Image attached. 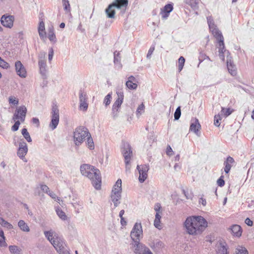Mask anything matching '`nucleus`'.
Listing matches in <instances>:
<instances>
[{
    "label": "nucleus",
    "mask_w": 254,
    "mask_h": 254,
    "mask_svg": "<svg viewBox=\"0 0 254 254\" xmlns=\"http://www.w3.org/2000/svg\"><path fill=\"white\" fill-rule=\"evenodd\" d=\"M207 221L201 216L188 217L184 222L186 232L190 235L201 234L207 227Z\"/></svg>",
    "instance_id": "nucleus-1"
},
{
    "label": "nucleus",
    "mask_w": 254,
    "mask_h": 254,
    "mask_svg": "<svg viewBox=\"0 0 254 254\" xmlns=\"http://www.w3.org/2000/svg\"><path fill=\"white\" fill-rule=\"evenodd\" d=\"M80 172L82 175L87 177L91 181L95 189L100 190L101 186V177L99 169L93 166L84 164L80 166Z\"/></svg>",
    "instance_id": "nucleus-2"
},
{
    "label": "nucleus",
    "mask_w": 254,
    "mask_h": 254,
    "mask_svg": "<svg viewBox=\"0 0 254 254\" xmlns=\"http://www.w3.org/2000/svg\"><path fill=\"white\" fill-rule=\"evenodd\" d=\"M44 235L59 254H68L65 244L61 237H58L54 231L51 230L44 232Z\"/></svg>",
    "instance_id": "nucleus-3"
},
{
    "label": "nucleus",
    "mask_w": 254,
    "mask_h": 254,
    "mask_svg": "<svg viewBox=\"0 0 254 254\" xmlns=\"http://www.w3.org/2000/svg\"><path fill=\"white\" fill-rule=\"evenodd\" d=\"M121 152L124 158L126 171H129L130 169V162L132 156V148L130 144L126 141H122Z\"/></svg>",
    "instance_id": "nucleus-4"
},
{
    "label": "nucleus",
    "mask_w": 254,
    "mask_h": 254,
    "mask_svg": "<svg viewBox=\"0 0 254 254\" xmlns=\"http://www.w3.org/2000/svg\"><path fill=\"white\" fill-rule=\"evenodd\" d=\"M128 4V0H114L106 9L105 12L108 18H114L115 14V8H126Z\"/></svg>",
    "instance_id": "nucleus-5"
},
{
    "label": "nucleus",
    "mask_w": 254,
    "mask_h": 254,
    "mask_svg": "<svg viewBox=\"0 0 254 254\" xmlns=\"http://www.w3.org/2000/svg\"><path fill=\"white\" fill-rule=\"evenodd\" d=\"M88 134H90L88 129L83 126H80L77 127L74 132V142L76 146L80 145L87 137Z\"/></svg>",
    "instance_id": "nucleus-6"
},
{
    "label": "nucleus",
    "mask_w": 254,
    "mask_h": 254,
    "mask_svg": "<svg viewBox=\"0 0 254 254\" xmlns=\"http://www.w3.org/2000/svg\"><path fill=\"white\" fill-rule=\"evenodd\" d=\"M52 119L49 127L52 130L55 129L59 123V110L57 105H53L51 112Z\"/></svg>",
    "instance_id": "nucleus-7"
},
{
    "label": "nucleus",
    "mask_w": 254,
    "mask_h": 254,
    "mask_svg": "<svg viewBox=\"0 0 254 254\" xmlns=\"http://www.w3.org/2000/svg\"><path fill=\"white\" fill-rule=\"evenodd\" d=\"M118 98L114 102L112 107V113L114 118L118 116V113L119 111L120 108L123 103L124 100V93L122 90L117 91Z\"/></svg>",
    "instance_id": "nucleus-8"
},
{
    "label": "nucleus",
    "mask_w": 254,
    "mask_h": 254,
    "mask_svg": "<svg viewBox=\"0 0 254 254\" xmlns=\"http://www.w3.org/2000/svg\"><path fill=\"white\" fill-rule=\"evenodd\" d=\"M131 244L133 247L134 252L136 254H151L150 250L139 241H135V243H132Z\"/></svg>",
    "instance_id": "nucleus-9"
},
{
    "label": "nucleus",
    "mask_w": 254,
    "mask_h": 254,
    "mask_svg": "<svg viewBox=\"0 0 254 254\" xmlns=\"http://www.w3.org/2000/svg\"><path fill=\"white\" fill-rule=\"evenodd\" d=\"M142 233V230L141 224L136 223L130 232V237L132 243H135V241H140V237Z\"/></svg>",
    "instance_id": "nucleus-10"
},
{
    "label": "nucleus",
    "mask_w": 254,
    "mask_h": 254,
    "mask_svg": "<svg viewBox=\"0 0 254 254\" xmlns=\"http://www.w3.org/2000/svg\"><path fill=\"white\" fill-rule=\"evenodd\" d=\"M136 169L138 171L139 174L138 180L140 183H143L148 177V171L149 169V166L148 165L143 164L140 165H137Z\"/></svg>",
    "instance_id": "nucleus-11"
},
{
    "label": "nucleus",
    "mask_w": 254,
    "mask_h": 254,
    "mask_svg": "<svg viewBox=\"0 0 254 254\" xmlns=\"http://www.w3.org/2000/svg\"><path fill=\"white\" fill-rule=\"evenodd\" d=\"M26 113L27 109L26 107L25 106H19L15 111L13 120L14 121L19 120L21 122H23L25 121Z\"/></svg>",
    "instance_id": "nucleus-12"
},
{
    "label": "nucleus",
    "mask_w": 254,
    "mask_h": 254,
    "mask_svg": "<svg viewBox=\"0 0 254 254\" xmlns=\"http://www.w3.org/2000/svg\"><path fill=\"white\" fill-rule=\"evenodd\" d=\"M28 152V147L26 143L22 139H20L19 142V147L17 150V154L21 159H25V156Z\"/></svg>",
    "instance_id": "nucleus-13"
},
{
    "label": "nucleus",
    "mask_w": 254,
    "mask_h": 254,
    "mask_svg": "<svg viewBox=\"0 0 254 254\" xmlns=\"http://www.w3.org/2000/svg\"><path fill=\"white\" fill-rule=\"evenodd\" d=\"M14 17L7 14L3 15L0 18L1 24L6 28H11L13 25Z\"/></svg>",
    "instance_id": "nucleus-14"
},
{
    "label": "nucleus",
    "mask_w": 254,
    "mask_h": 254,
    "mask_svg": "<svg viewBox=\"0 0 254 254\" xmlns=\"http://www.w3.org/2000/svg\"><path fill=\"white\" fill-rule=\"evenodd\" d=\"M207 20L209 29L215 38L218 37L219 35H222L221 31L218 30L214 24L213 20L211 17H207Z\"/></svg>",
    "instance_id": "nucleus-15"
},
{
    "label": "nucleus",
    "mask_w": 254,
    "mask_h": 254,
    "mask_svg": "<svg viewBox=\"0 0 254 254\" xmlns=\"http://www.w3.org/2000/svg\"><path fill=\"white\" fill-rule=\"evenodd\" d=\"M173 10V3H170L167 4H166L162 9H161V11L160 12V14L161 15L162 18L163 19H167L170 14V13Z\"/></svg>",
    "instance_id": "nucleus-16"
},
{
    "label": "nucleus",
    "mask_w": 254,
    "mask_h": 254,
    "mask_svg": "<svg viewBox=\"0 0 254 254\" xmlns=\"http://www.w3.org/2000/svg\"><path fill=\"white\" fill-rule=\"evenodd\" d=\"M15 66L17 74L21 77H25L26 76V71L21 62H16Z\"/></svg>",
    "instance_id": "nucleus-17"
},
{
    "label": "nucleus",
    "mask_w": 254,
    "mask_h": 254,
    "mask_svg": "<svg viewBox=\"0 0 254 254\" xmlns=\"http://www.w3.org/2000/svg\"><path fill=\"white\" fill-rule=\"evenodd\" d=\"M200 127L201 126L197 119L195 118L191 120V123L190 127V131L194 132L196 135H198V133Z\"/></svg>",
    "instance_id": "nucleus-18"
},
{
    "label": "nucleus",
    "mask_w": 254,
    "mask_h": 254,
    "mask_svg": "<svg viewBox=\"0 0 254 254\" xmlns=\"http://www.w3.org/2000/svg\"><path fill=\"white\" fill-rule=\"evenodd\" d=\"M235 163L234 159L231 156H228L224 162V172L228 174L232 167V164Z\"/></svg>",
    "instance_id": "nucleus-19"
},
{
    "label": "nucleus",
    "mask_w": 254,
    "mask_h": 254,
    "mask_svg": "<svg viewBox=\"0 0 254 254\" xmlns=\"http://www.w3.org/2000/svg\"><path fill=\"white\" fill-rule=\"evenodd\" d=\"M218 43V52L225 53L226 52L229 54V51H227L225 48V45L224 42V38L222 35H219L218 37L215 38Z\"/></svg>",
    "instance_id": "nucleus-20"
},
{
    "label": "nucleus",
    "mask_w": 254,
    "mask_h": 254,
    "mask_svg": "<svg viewBox=\"0 0 254 254\" xmlns=\"http://www.w3.org/2000/svg\"><path fill=\"white\" fill-rule=\"evenodd\" d=\"M126 85L127 87L129 89H136L137 87V85L136 83L135 78L132 75L128 77L127 80L126 82Z\"/></svg>",
    "instance_id": "nucleus-21"
},
{
    "label": "nucleus",
    "mask_w": 254,
    "mask_h": 254,
    "mask_svg": "<svg viewBox=\"0 0 254 254\" xmlns=\"http://www.w3.org/2000/svg\"><path fill=\"white\" fill-rule=\"evenodd\" d=\"M38 65L40 73L43 76L46 77L47 72V64L46 62L43 59H39L38 61Z\"/></svg>",
    "instance_id": "nucleus-22"
},
{
    "label": "nucleus",
    "mask_w": 254,
    "mask_h": 254,
    "mask_svg": "<svg viewBox=\"0 0 254 254\" xmlns=\"http://www.w3.org/2000/svg\"><path fill=\"white\" fill-rule=\"evenodd\" d=\"M48 38L49 40L55 44L57 42V38L56 35L54 32V28L53 26H51L48 28Z\"/></svg>",
    "instance_id": "nucleus-23"
},
{
    "label": "nucleus",
    "mask_w": 254,
    "mask_h": 254,
    "mask_svg": "<svg viewBox=\"0 0 254 254\" xmlns=\"http://www.w3.org/2000/svg\"><path fill=\"white\" fill-rule=\"evenodd\" d=\"M114 64L116 65V67L118 68H121L122 67V65L121 63V58L120 57V53L116 51L114 53Z\"/></svg>",
    "instance_id": "nucleus-24"
},
{
    "label": "nucleus",
    "mask_w": 254,
    "mask_h": 254,
    "mask_svg": "<svg viewBox=\"0 0 254 254\" xmlns=\"http://www.w3.org/2000/svg\"><path fill=\"white\" fill-rule=\"evenodd\" d=\"M227 66L229 73L233 76L236 75L237 71L235 65L232 64L231 60H227Z\"/></svg>",
    "instance_id": "nucleus-25"
},
{
    "label": "nucleus",
    "mask_w": 254,
    "mask_h": 254,
    "mask_svg": "<svg viewBox=\"0 0 254 254\" xmlns=\"http://www.w3.org/2000/svg\"><path fill=\"white\" fill-rule=\"evenodd\" d=\"M231 230L233 235L237 237H240L242 235L241 228L238 225H233L231 228Z\"/></svg>",
    "instance_id": "nucleus-26"
},
{
    "label": "nucleus",
    "mask_w": 254,
    "mask_h": 254,
    "mask_svg": "<svg viewBox=\"0 0 254 254\" xmlns=\"http://www.w3.org/2000/svg\"><path fill=\"white\" fill-rule=\"evenodd\" d=\"M111 197L115 207H117L121 203V194H111Z\"/></svg>",
    "instance_id": "nucleus-27"
},
{
    "label": "nucleus",
    "mask_w": 254,
    "mask_h": 254,
    "mask_svg": "<svg viewBox=\"0 0 254 254\" xmlns=\"http://www.w3.org/2000/svg\"><path fill=\"white\" fill-rule=\"evenodd\" d=\"M185 2L190 5L193 10L198 8L199 0H185Z\"/></svg>",
    "instance_id": "nucleus-28"
},
{
    "label": "nucleus",
    "mask_w": 254,
    "mask_h": 254,
    "mask_svg": "<svg viewBox=\"0 0 254 254\" xmlns=\"http://www.w3.org/2000/svg\"><path fill=\"white\" fill-rule=\"evenodd\" d=\"M55 210L57 214L62 220H65L67 219V216L65 213L62 210L59 206H55Z\"/></svg>",
    "instance_id": "nucleus-29"
},
{
    "label": "nucleus",
    "mask_w": 254,
    "mask_h": 254,
    "mask_svg": "<svg viewBox=\"0 0 254 254\" xmlns=\"http://www.w3.org/2000/svg\"><path fill=\"white\" fill-rule=\"evenodd\" d=\"M18 226L24 232H28L30 231L29 227L23 220H20L18 223Z\"/></svg>",
    "instance_id": "nucleus-30"
},
{
    "label": "nucleus",
    "mask_w": 254,
    "mask_h": 254,
    "mask_svg": "<svg viewBox=\"0 0 254 254\" xmlns=\"http://www.w3.org/2000/svg\"><path fill=\"white\" fill-rule=\"evenodd\" d=\"M21 133L27 142H32V140L30 137V134L26 128H24L21 130Z\"/></svg>",
    "instance_id": "nucleus-31"
},
{
    "label": "nucleus",
    "mask_w": 254,
    "mask_h": 254,
    "mask_svg": "<svg viewBox=\"0 0 254 254\" xmlns=\"http://www.w3.org/2000/svg\"><path fill=\"white\" fill-rule=\"evenodd\" d=\"M217 254H229V252H228V250L227 248L224 246L222 245L221 244H220V246H218L217 251Z\"/></svg>",
    "instance_id": "nucleus-32"
},
{
    "label": "nucleus",
    "mask_w": 254,
    "mask_h": 254,
    "mask_svg": "<svg viewBox=\"0 0 254 254\" xmlns=\"http://www.w3.org/2000/svg\"><path fill=\"white\" fill-rule=\"evenodd\" d=\"M86 144L90 150H93L94 148V144L91 134H88V136L87 137Z\"/></svg>",
    "instance_id": "nucleus-33"
},
{
    "label": "nucleus",
    "mask_w": 254,
    "mask_h": 254,
    "mask_svg": "<svg viewBox=\"0 0 254 254\" xmlns=\"http://www.w3.org/2000/svg\"><path fill=\"white\" fill-rule=\"evenodd\" d=\"M161 218V216L159 213H156L155 218L154 221V225L156 228L159 229L161 228V226L160 225Z\"/></svg>",
    "instance_id": "nucleus-34"
},
{
    "label": "nucleus",
    "mask_w": 254,
    "mask_h": 254,
    "mask_svg": "<svg viewBox=\"0 0 254 254\" xmlns=\"http://www.w3.org/2000/svg\"><path fill=\"white\" fill-rule=\"evenodd\" d=\"M164 246V243L159 240H156L153 242V247L156 251L159 250L163 248Z\"/></svg>",
    "instance_id": "nucleus-35"
},
{
    "label": "nucleus",
    "mask_w": 254,
    "mask_h": 254,
    "mask_svg": "<svg viewBox=\"0 0 254 254\" xmlns=\"http://www.w3.org/2000/svg\"><path fill=\"white\" fill-rule=\"evenodd\" d=\"M79 103L87 102V97L86 93L82 90H80L79 92Z\"/></svg>",
    "instance_id": "nucleus-36"
},
{
    "label": "nucleus",
    "mask_w": 254,
    "mask_h": 254,
    "mask_svg": "<svg viewBox=\"0 0 254 254\" xmlns=\"http://www.w3.org/2000/svg\"><path fill=\"white\" fill-rule=\"evenodd\" d=\"M9 250L12 254H19L20 252V250L18 247L15 245L9 246Z\"/></svg>",
    "instance_id": "nucleus-37"
},
{
    "label": "nucleus",
    "mask_w": 254,
    "mask_h": 254,
    "mask_svg": "<svg viewBox=\"0 0 254 254\" xmlns=\"http://www.w3.org/2000/svg\"><path fill=\"white\" fill-rule=\"evenodd\" d=\"M62 3L64 10L67 12H70V6L68 0H62Z\"/></svg>",
    "instance_id": "nucleus-38"
},
{
    "label": "nucleus",
    "mask_w": 254,
    "mask_h": 254,
    "mask_svg": "<svg viewBox=\"0 0 254 254\" xmlns=\"http://www.w3.org/2000/svg\"><path fill=\"white\" fill-rule=\"evenodd\" d=\"M0 224L9 229H12L13 227L11 224L5 221L2 218H0Z\"/></svg>",
    "instance_id": "nucleus-39"
},
{
    "label": "nucleus",
    "mask_w": 254,
    "mask_h": 254,
    "mask_svg": "<svg viewBox=\"0 0 254 254\" xmlns=\"http://www.w3.org/2000/svg\"><path fill=\"white\" fill-rule=\"evenodd\" d=\"M236 254H248V252L245 248L239 247L236 249Z\"/></svg>",
    "instance_id": "nucleus-40"
},
{
    "label": "nucleus",
    "mask_w": 254,
    "mask_h": 254,
    "mask_svg": "<svg viewBox=\"0 0 254 254\" xmlns=\"http://www.w3.org/2000/svg\"><path fill=\"white\" fill-rule=\"evenodd\" d=\"M222 119L220 115L219 114L216 115L214 118V124L216 127H219L220 125L219 122Z\"/></svg>",
    "instance_id": "nucleus-41"
},
{
    "label": "nucleus",
    "mask_w": 254,
    "mask_h": 254,
    "mask_svg": "<svg viewBox=\"0 0 254 254\" xmlns=\"http://www.w3.org/2000/svg\"><path fill=\"white\" fill-rule=\"evenodd\" d=\"M181 115V107L179 106L178 107L174 113V120H178L179 119Z\"/></svg>",
    "instance_id": "nucleus-42"
},
{
    "label": "nucleus",
    "mask_w": 254,
    "mask_h": 254,
    "mask_svg": "<svg viewBox=\"0 0 254 254\" xmlns=\"http://www.w3.org/2000/svg\"><path fill=\"white\" fill-rule=\"evenodd\" d=\"M111 94H108L104 98V104L106 106L109 105L111 103Z\"/></svg>",
    "instance_id": "nucleus-43"
},
{
    "label": "nucleus",
    "mask_w": 254,
    "mask_h": 254,
    "mask_svg": "<svg viewBox=\"0 0 254 254\" xmlns=\"http://www.w3.org/2000/svg\"><path fill=\"white\" fill-rule=\"evenodd\" d=\"M221 113L224 114L225 117H228L231 114L232 111L230 108L225 109L224 107L221 108Z\"/></svg>",
    "instance_id": "nucleus-44"
},
{
    "label": "nucleus",
    "mask_w": 254,
    "mask_h": 254,
    "mask_svg": "<svg viewBox=\"0 0 254 254\" xmlns=\"http://www.w3.org/2000/svg\"><path fill=\"white\" fill-rule=\"evenodd\" d=\"M182 191L187 199H191L192 198L193 195L192 192L186 191L184 189H182Z\"/></svg>",
    "instance_id": "nucleus-45"
},
{
    "label": "nucleus",
    "mask_w": 254,
    "mask_h": 254,
    "mask_svg": "<svg viewBox=\"0 0 254 254\" xmlns=\"http://www.w3.org/2000/svg\"><path fill=\"white\" fill-rule=\"evenodd\" d=\"M9 104L13 105H17L18 104V99L14 97V96H10L8 99Z\"/></svg>",
    "instance_id": "nucleus-46"
},
{
    "label": "nucleus",
    "mask_w": 254,
    "mask_h": 254,
    "mask_svg": "<svg viewBox=\"0 0 254 254\" xmlns=\"http://www.w3.org/2000/svg\"><path fill=\"white\" fill-rule=\"evenodd\" d=\"M14 121L15 123L11 127V129L13 131H17L18 129L19 125L20 124V121L18 120H16Z\"/></svg>",
    "instance_id": "nucleus-47"
},
{
    "label": "nucleus",
    "mask_w": 254,
    "mask_h": 254,
    "mask_svg": "<svg viewBox=\"0 0 254 254\" xmlns=\"http://www.w3.org/2000/svg\"><path fill=\"white\" fill-rule=\"evenodd\" d=\"M144 108H145L144 105L143 103L139 105L136 110V114L137 115H138V114L141 115L142 114V113H143L144 112Z\"/></svg>",
    "instance_id": "nucleus-48"
},
{
    "label": "nucleus",
    "mask_w": 254,
    "mask_h": 254,
    "mask_svg": "<svg viewBox=\"0 0 254 254\" xmlns=\"http://www.w3.org/2000/svg\"><path fill=\"white\" fill-rule=\"evenodd\" d=\"M0 66L3 68H7L9 67V64L1 59L0 57Z\"/></svg>",
    "instance_id": "nucleus-49"
},
{
    "label": "nucleus",
    "mask_w": 254,
    "mask_h": 254,
    "mask_svg": "<svg viewBox=\"0 0 254 254\" xmlns=\"http://www.w3.org/2000/svg\"><path fill=\"white\" fill-rule=\"evenodd\" d=\"M113 188H116V189H117L119 190H122V181L121 179H118L117 181L116 182L115 185L114 186Z\"/></svg>",
    "instance_id": "nucleus-50"
},
{
    "label": "nucleus",
    "mask_w": 254,
    "mask_h": 254,
    "mask_svg": "<svg viewBox=\"0 0 254 254\" xmlns=\"http://www.w3.org/2000/svg\"><path fill=\"white\" fill-rule=\"evenodd\" d=\"M206 57V55L205 53H203L202 52H200L199 56L198 57V60L199 61V64L198 65V66L201 63H202L204 60H205V58Z\"/></svg>",
    "instance_id": "nucleus-51"
},
{
    "label": "nucleus",
    "mask_w": 254,
    "mask_h": 254,
    "mask_svg": "<svg viewBox=\"0 0 254 254\" xmlns=\"http://www.w3.org/2000/svg\"><path fill=\"white\" fill-rule=\"evenodd\" d=\"M79 108L80 110L86 111L88 108V104L87 102L79 103Z\"/></svg>",
    "instance_id": "nucleus-52"
},
{
    "label": "nucleus",
    "mask_w": 254,
    "mask_h": 254,
    "mask_svg": "<svg viewBox=\"0 0 254 254\" xmlns=\"http://www.w3.org/2000/svg\"><path fill=\"white\" fill-rule=\"evenodd\" d=\"M48 194L53 199H54L57 201H60V198L59 197H57L56 194L54 193L53 191H49V192Z\"/></svg>",
    "instance_id": "nucleus-53"
},
{
    "label": "nucleus",
    "mask_w": 254,
    "mask_h": 254,
    "mask_svg": "<svg viewBox=\"0 0 254 254\" xmlns=\"http://www.w3.org/2000/svg\"><path fill=\"white\" fill-rule=\"evenodd\" d=\"M217 183L218 184V185L219 186V187H223L225 185V182H224V180L223 179V176H221L218 180H217Z\"/></svg>",
    "instance_id": "nucleus-54"
},
{
    "label": "nucleus",
    "mask_w": 254,
    "mask_h": 254,
    "mask_svg": "<svg viewBox=\"0 0 254 254\" xmlns=\"http://www.w3.org/2000/svg\"><path fill=\"white\" fill-rule=\"evenodd\" d=\"M54 56V50L52 48H50L49 50L48 60L51 62Z\"/></svg>",
    "instance_id": "nucleus-55"
},
{
    "label": "nucleus",
    "mask_w": 254,
    "mask_h": 254,
    "mask_svg": "<svg viewBox=\"0 0 254 254\" xmlns=\"http://www.w3.org/2000/svg\"><path fill=\"white\" fill-rule=\"evenodd\" d=\"M38 31H45V23L43 21H41L39 22L38 28Z\"/></svg>",
    "instance_id": "nucleus-56"
},
{
    "label": "nucleus",
    "mask_w": 254,
    "mask_h": 254,
    "mask_svg": "<svg viewBox=\"0 0 254 254\" xmlns=\"http://www.w3.org/2000/svg\"><path fill=\"white\" fill-rule=\"evenodd\" d=\"M154 49H155V47L154 46H151L148 51V53L147 54V56H146V58L147 59H150V57H151V55L152 54L153 51H154Z\"/></svg>",
    "instance_id": "nucleus-57"
},
{
    "label": "nucleus",
    "mask_w": 254,
    "mask_h": 254,
    "mask_svg": "<svg viewBox=\"0 0 254 254\" xmlns=\"http://www.w3.org/2000/svg\"><path fill=\"white\" fill-rule=\"evenodd\" d=\"M39 36L41 39L44 40L46 38L45 31H38Z\"/></svg>",
    "instance_id": "nucleus-58"
},
{
    "label": "nucleus",
    "mask_w": 254,
    "mask_h": 254,
    "mask_svg": "<svg viewBox=\"0 0 254 254\" xmlns=\"http://www.w3.org/2000/svg\"><path fill=\"white\" fill-rule=\"evenodd\" d=\"M41 189L43 191V192L47 193H48L49 191H50L49 188L48 187V186L45 185H42L41 186Z\"/></svg>",
    "instance_id": "nucleus-59"
},
{
    "label": "nucleus",
    "mask_w": 254,
    "mask_h": 254,
    "mask_svg": "<svg viewBox=\"0 0 254 254\" xmlns=\"http://www.w3.org/2000/svg\"><path fill=\"white\" fill-rule=\"evenodd\" d=\"M185 62V59L183 57L181 56L180 57V58L178 60V63H179L178 65H181L184 66Z\"/></svg>",
    "instance_id": "nucleus-60"
},
{
    "label": "nucleus",
    "mask_w": 254,
    "mask_h": 254,
    "mask_svg": "<svg viewBox=\"0 0 254 254\" xmlns=\"http://www.w3.org/2000/svg\"><path fill=\"white\" fill-rule=\"evenodd\" d=\"M161 208V207L159 203H157L155 204V207H154V209L156 212V213L159 214Z\"/></svg>",
    "instance_id": "nucleus-61"
},
{
    "label": "nucleus",
    "mask_w": 254,
    "mask_h": 254,
    "mask_svg": "<svg viewBox=\"0 0 254 254\" xmlns=\"http://www.w3.org/2000/svg\"><path fill=\"white\" fill-rule=\"evenodd\" d=\"M245 223L249 226H252L253 222L249 218H247L245 221Z\"/></svg>",
    "instance_id": "nucleus-62"
},
{
    "label": "nucleus",
    "mask_w": 254,
    "mask_h": 254,
    "mask_svg": "<svg viewBox=\"0 0 254 254\" xmlns=\"http://www.w3.org/2000/svg\"><path fill=\"white\" fill-rule=\"evenodd\" d=\"M7 246V244L5 241V238H1V239H0V247H6Z\"/></svg>",
    "instance_id": "nucleus-63"
},
{
    "label": "nucleus",
    "mask_w": 254,
    "mask_h": 254,
    "mask_svg": "<svg viewBox=\"0 0 254 254\" xmlns=\"http://www.w3.org/2000/svg\"><path fill=\"white\" fill-rule=\"evenodd\" d=\"M172 152H173V150H172V148L170 147V146H168L167 147L166 154L169 156H171L172 154Z\"/></svg>",
    "instance_id": "nucleus-64"
}]
</instances>
